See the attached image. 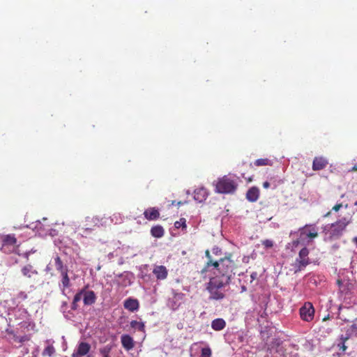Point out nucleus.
Masks as SVG:
<instances>
[{"label": "nucleus", "mask_w": 357, "mask_h": 357, "mask_svg": "<svg viewBox=\"0 0 357 357\" xmlns=\"http://www.w3.org/2000/svg\"><path fill=\"white\" fill-rule=\"evenodd\" d=\"M231 255L229 254L228 257L221 258L218 261L209 260L206 263V268L213 266L215 268V271L213 272L214 275L222 278H225L231 282L232 275L234 274V270L236 267L235 262L231 259Z\"/></svg>", "instance_id": "f257e3e1"}, {"label": "nucleus", "mask_w": 357, "mask_h": 357, "mask_svg": "<svg viewBox=\"0 0 357 357\" xmlns=\"http://www.w3.org/2000/svg\"><path fill=\"white\" fill-rule=\"evenodd\" d=\"M230 282L225 278H222L216 275L211 277L207 283L206 289L209 293V298L211 300H222L225 297V288Z\"/></svg>", "instance_id": "f03ea898"}, {"label": "nucleus", "mask_w": 357, "mask_h": 357, "mask_svg": "<svg viewBox=\"0 0 357 357\" xmlns=\"http://www.w3.org/2000/svg\"><path fill=\"white\" fill-rule=\"evenodd\" d=\"M237 183L228 176L218 178L215 183V192L220 194H231L237 189Z\"/></svg>", "instance_id": "7ed1b4c3"}, {"label": "nucleus", "mask_w": 357, "mask_h": 357, "mask_svg": "<svg viewBox=\"0 0 357 357\" xmlns=\"http://www.w3.org/2000/svg\"><path fill=\"white\" fill-rule=\"evenodd\" d=\"M1 250L6 254L14 253L17 252L20 244L17 243V238L14 234H7L1 237Z\"/></svg>", "instance_id": "20e7f679"}, {"label": "nucleus", "mask_w": 357, "mask_h": 357, "mask_svg": "<svg viewBox=\"0 0 357 357\" xmlns=\"http://www.w3.org/2000/svg\"><path fill=\"white\" fill-rule=\"evenodd\" d=\"M349 224V220L347 218H343L332 224L330 231V240L339 238Z\"/></svg>", "instance_id": "39448f33"}, {"label": "nucleus", "mask_w": 357, "mask_h": 357, "mask_svg": "<svg viewBox=\"0 0 357 357\" xmlns=\"http://www.w3.org/2000/svg\"><path fill=\"white\" fill-rule=\"evenodd\" d=\"M337 284L339 287L340 293L342 295L344 296V299L350 298L351 295L352 294V293L355 289V286H356L355 282H354L349 280L338 279L337 280Z\"/></svg>", "instance_id": "423d86ee"}, {"label": "nucleus", "mask_w": 357, "mask_h": 357, "mask_svg": "<svg viewBox=\"0 0 357 357\" xmlns=\"http://www.w3.org/2000/svg\"><path fill=\"white\" fill-rule=\"evenodd\" d=\"M301 318L305 321H311L314 319V308L310 302H306L300 308Z\"/></svg>", "instance_id": "0eeeda50"}, {"label": "nucleus", "mask_w": 357, "mask_h": 357, "mask_svg": "<svg viewBox=\"0 0 357 357\" xmlns=\"http://www.w3.org/2000/svg\"><path fill=\"white\" fill-rule=\"evenodd\" d=\"M185 294L181 292L172 291V296L169 298L167 305L172 310H175L183 303Z\"/></svg>", "instance_id": "6e6552de"}, {"label": "nucleus", "mask_w": 357, "mask_h": 357, "mask_svg": "<svg viewBox=\"0 0 357 357\" xmlns=\"http://www.w3.org/2000/svg\"><path fill=\"white\" fill-rule=\"evenodd\" d=\"M308 255L309 250L307 248H303L300 250L298 257L296 259V263L298 264L300 269L310 264V259L307 257Z\"/></svg>", "instance_id": "1a4fd4ad"}, {"label": "nucleus", "mask_w": 357, "mask_h": 357, "mask_svg": "<svg viewBox=\"0 0 357 357\" xmlns=\"http://www.w3.org/2000/svg\"><path fill=\"white\" fill-rule=\"evenodd\" d=\"M318 236L317 230L315 227L305 225L300 229V239L303 240L305 238H314Z\"/></svg>", "instance_id": "9d476101"}, {"label": "nucleus", "mask_w": 357, "mask_h": 357, "mask_svg": "<svg viewBox=\"0 0 357 357\" xmlns=\"http://www.w3.org/2000/svg\"><path fill=\"white\" fill-rule=\"evenodd\" d=\"M91 349V345L85 342L79 343L77 350L72 354V357H81L86 355Z\"/></svg>", "instance_id": "9b49d317"}, {"label": "nucleus", "mask_w": 357, "mask_h": 357, "mask_svg": "<svg viewBox=\"0 0 357 357\" xmlns=\"http://www.w3.org/2000/svg\"><path fill=\"white\" fill-rule=\"evenodd\" d=\"M83 302L85 305H91L96 303V296L93 291L86 290V287L84 288Z\"/></svg>", "instance_id": "f8f14e48"}, {"label": "nucleus", "mask_w": 357, "mask_h": 357, "mask_svg": "<svg viewBox=\"0 0 357 357\" xmlns=\"http://www.w3.org/2000/svg\"><path fill=\"white\" fill-rule=\"evenodd\" d=\"M123 307L130 312L137 311L139 307V303L137 299L128 298L123 302Z\"/></svg>", "instance_id": "ddd939ff"}, {"label": "nucleus", "mask_w": 357, "mask_h": 357, "mask_svg": "<svg viewBox=\"0 0 357 357\" xmlns=\"http://www.w3.org/2000/svg\"><path fill=\"white\" fill-rule=\"evenodd\" d=\"M21 272L23 276L29 279L34 280V278L38 275V271L34 269L33 266L31 264H26V266H23L21 269Z\"/></svg>", "instance_id": "4468645a"}, {"label": "nucleus", "mask_w": 357, "mask_h": 357, "mask_svg": "<svg viewBox=\"0 0 357 357\" xmlns=\"http://www.w3.org/2000/svg\"><path fill=\"white\" fill-rule=\"evenodd\" d=\"M121 342L123 347L127 351L132 349L135 347L134 340L129 335L124 334L121 335Z\"/></svg>", "instance_id": "2eb2a0df"}, {"label": "nucleus", "mask_w": 357, "mask_h": 357, "mask_svg": "<svg viewBox=\"0 0 357 357\" xmlns=\"http://www.w3.org/2000/svg\"><path fill=\"white\" fill-rule=\"evenodd\" d=\"M208 192L206 188L201 187L194 191V199L198 202H202L206 199Z\"/></svg>", "instance_id": "dca6fc26"}, {"label": "nucleus", "mask_w": 357, "mask_h": 357, "mask_svg": "<svg viewBox=\"0 0 357 357\" xmlns=\"http://www.w3.org/2000/svg\"><path fill=\"white\" fill-rule=\"evenodd\" d=\"M259 197V189L253 186L250 188L246 192V199L250 202H255Z\"/></svg>", "instance_id": "f3484780"}, {"label": "nucleus", "mask_w": 357, "mask_h": 357, "mask_svg": "<svg viewBox=\"0 0 357 357\" xmlns=\"http://www.w3.org/2000/svg\"><path fill=\"white\" fill-rule=\"evenodd\" d=\"M328 165V161L323 157H316L312 163V169L318 171L324 169Z\"/></svg>", "instance_id": "a211bd4d"}, {"label": "nucleus", "mask_w": 357, "mask_h": 357, "mask_svg": "<svg viewBox=\"0 0 357 357\" xmlns=\"http://www.w3.org/2000/svg\"><path fill=\"white\" fill-rule=\"evenodd\" d=\"M226 326V322L223 319L218 318L212 321L211 327L214 331L222 330Z\"/></svg>", "instance_id": "6ab92c4d"}, {"label": "nucleus", "mask_w": 357, "mask_h": 357, "mask_svg": "<svg viewBox=\"0 0 357 357\" xmlns=\"http://www.w3.org/2000/svg\"><path fill=\"white\" fill-rule=\"evenodd\" d=\"M54 266H55L56 271H58L60 273L68 269L67 266L64 265L61 257L58 255L54 258Z\"/></svg>", "instance_id": "aec40b11"}, {"label": "nucleus", "mask_w": 357, "mask_h": 357, "mask_svg": "<svg viewBox=\"0 0 357 357\" xmlns=\"http://www.w3.org/2000/svg\"><path fill=\"white\" fill-rule=\"evenodd\" d=\"M84 292V289L79 291L75 296L72 302L71 309L75 310L77 309V303L79 302L82 299H83V293Z\"/></svg>", "instance_id": "412c9836"}, {"label": "nucleus", "mask_w": 357, "mask_h": 357, "mask_svg": "<svg viewBox=\"0 0 357 357\" xmlns=\"http://www.w3.org/2000/svg\"><path fill=\"white\" fill-rule=\"evenodd\" d=\"M61 274V284L63 289L68 288L70 286V278L68 276V269L67 271H63Z\"/></svg>", "instance_id": "4be33fe9"}, {"label": "nucleus", "mask_w": 357, "mask_h": 357, "mask_svg": "<svg viewBox=\"0 0 357 357\" xmlns=\"http://www.w3.org/2000/svg\"><path fill=\"white\" fill-rule=\"evenodd\" d=\"M144 217L148 220H154L156 219V209L155 208H149L144 211Z\"/></svg>", "instance_id": "5701e85b"}, {"label": "nucleus", "mask_w": 357, "mask_h": 357, "mask_svg": "<svg viewBox=\"0 0 357 357\" xmlns=\"http://www.w3.org/2000/svg\"><path fill=\"white\" fill-rule=\"evenodd\" d=\"M168 274L167 269L164 266H158V280H164Z\"/></svg>", "instance_id": "b1692460"}, {"label": "nucleus", "mask_w": 357, "mask_h": 357, "mask_svg": "<svg viewBox=\"0 0 357 357\" xmlns=\"http://www.w3.org/2000/svg\"><path fill=\"white\" fill-rule=\"evenodd\" d=\"M255 166L259 167V166H271L273 165V162L271 160L268 158H260L257 159L254 162Z\"/></svg>", "instance_id": "393cba45"}, {"label": "nucleus", "mask_w": 357, "mask_h": 357, "mask_svg": "<svg viewBox=\"0 0 357 357\" xmlns=\"http://www.w3.org/2000/svg\"><path fill=\"white\" fill-rule=\"evenodd\" d=\"M351 337V335H346L345 336L342 335L340 337V343H338V347L340 349H341L342 351H345L347 349V346L345 345V342L347 340H348Z\"/></svg>", "instance_id": "a878e982"}, {"label": "nucleus", "mask_w": 357, "mask_h": 357, "mask_svg": "<svg viewBox=\"0 0 357 357\" xmlns=\"http://www.w3.org/2000/svg\"><path fill=\"white\" fill-rule=\"evenodd\" d=\"M112 346L110 344H107L102 348L99 349V353L101 354L102 357L110 356V352L112 351Z\"/></svg>", "instance_id": "bb28decb"}, {"label": "nucleus", "mask_w": 357, "mask_h": 357, "mask_svg": "<svg viewBox=\"0 0 357 357\" xmlns=\"http://www.w3.org/2000/svg\"><path fill=\"white\" fill-rule=\"evenodd\" d=\"M130 326L135 329H137L139 331H144V325L143 323L142 322H139L137 321H132L130 322Z\"/></svg>", "instance_id": "cd10ccee"}, {"label": "nucleus", "mask_w": 357, "mask_h": 357, "mask_svg": "<svg viewBox=\"0 0 357 357\" xmlns=\"http://www.w3.org/2000/svg\"><path fill=\"white\" fill-rule=\"evenodd\" d=\"M174 227L176 229H179V228L185 229L187 227L186 226V220L184 218H180L179 220L175 222Z\"/></svg>", "instance_id": "c85d7f7f"}, {"label": "nucleus", "mask_w": 357, "mask_h": 357, "mask_svg": "<svg viewBox=\"0 0 357 357\" xmlns=\"http://www.w3.org/2000/svg\"><path fill=\"white\" fill-rule=\"evenodd\" d=\"M54 352H55V349H54V347L52 345H49L43 351V356H52V355Z\"/></svg>", "instance_id": "c756f323"}, {"label": "nucleus", "mask_w": 357, "mask_h": 357, "mask_svg": "<svg viewBox=\"0 0 357 357\" xmlns=\"http://www.w3.org/2000/svg\"><path fill=\"white\" fill-rule=\"evenodd\" d=\"M347 335H351V336L352 335V334H355L356 335H357V320L354 321L353 322V324H351L350 328L347 331Z\"/></svg>", "instance_id": "7c9ffc66"}, {"label": "nucleus", "mask_w": 357, "mask_h": 357, "mask_svg": "<svg viewBox=\"0 0 357 357\" xmlns=\"http://www.w3.org/2000/svg\"><path fill=\"white\" fill-rule=\"evenodd\" d=\"M110 218L111 221L115 224L121 223L123 221V218L120 213H114Z\"/></svg>", "instance_id": "2f4dec72"}, {"label": "nucleus", "mask_w": 357, "mask_h": 357, "mask_svg": "<svg viewBox=\"0 0 357 357\" xmlns=\"http://www.w3.org/2000/svg\"><path fill=\"white\" fill-rule=\"evenodd\" d=\"M261 244L266 249H269L273 247L274 243L272 240L265 239L261 241Z\"/></svg>", "instance_id": "473e14b6"}, {"label": "nucleus", "mask_w": 357, "mask_h": 357, "mask_svg": "<svg viewBox=\"0 0 357 357\" xmlns=\"http://www.w3.org/2000/svg\"><path fill=\"white\" fill-rule=\"evenodd\" d=\"M211 350L209 347L203 348L202 349L201 357H211Z\"/></svg>", "instance_id": "72a5a7b5"}, {"label": "nucleus", "mask_w": 357, "mask_h": 357, "mask_svg": "<svg viewBox=\"0 0 357 357\" xmlns=\"http://www.w3.org/2000/svg\"><path fill=\"white\" fill-rule=\"evenodd\" d=\"M98 221V219L96 217H93V218L87 217L86 218V222H90L91 223H93L94 225H97Z\"/></svg>", "instance_id": "f704fd0d"}, {"label": "nucleus", "mask_w": 357, "mask_h": 357, "mask_svg": "<svg viewBox=\"0 0 357 357\" xmlns=\"http://www.w3.org/2000/svg\"><path fill=\"white\" fill-rule=\"evenodd\" d=\"M164 235V229L162 227L158 225V238H160Z\"/></svg>", "instance_id": "c9c22d12"}, {"label": "nucleus", "mask_w": 357, "mask_h": 357, "mask_svg": "<svg viewBox=\"0 0 357 357\" xmlns=\"http://www.w3.org/2000/svg\"><path fill=\"white\" fill-rule=\"evenodd\" d=\"M52 263L50 262L47 266H46V272L50 273L52 276L54 275L52 273V268L51 267Z\"/></svg>", "instance_id": "e433bc0d"}, {"label": "nucleus", "mask_w": 357, "mask_h": 357, "mask_svg": "<svg viewBox=\"0 0 357 357\" xmlns=\"http://www.w3.org/2000/svg\"><path fill=\"white\" fill-rule=\"evenodd\" d=\"M342 207V204H341V203H340V204H335V205L333 207L332 210H333V211H335V212H337V211H339Z\"/></svg>", "instance_id": "4c0bfd02"}, {"label": "nucleus", "mask_w": 357, "mask_h": 357, "mask_svg": "<svg viewBox=\"0 0 357 357\" xmlns=\"http://www.w3.org/2000/svg\"><path fill=\"white\" fill-rule=\"evenodd\" d=\"M18 298H22V299H26L27 298V295L25 292L20 291L18 294Z\"/></svg>", "instance_id": "58836bf2"}, {"label": "nucleus", "mask_w": 357, "mask_h": 357, "mask_svg": "<svg viewBox=\"0 0 357 357\" xmlns=\"http://www.w3.org/2000/svg\"><path fill=\"white\" fill-rule=\"evenodd\" d=\"M151 233L153 236L156 237V226L152 227L151 229Z\"/></svg>", "instance_id": "ea45409f"}, {"label": "nucleus", "mask_w": 357, "mask_h": 357, "mask_svg": "<svg viewBox=\"0 0 357 357\" xmlns=\"http://www.w3.org/2000/svg\"><path fill=\"white\" fill-rule=\"evenodd\" d=\"M263 187H264V188H268L270 187V183H269V182H268V181H265V182H264V183H263Z\"/></svg>", "instance_id": "a19ab883"}, {"label": "nucleus", "mask_w": 357, "mask_h": 357, "mask_svg": "<svg viewBox=\"0 0 357 357\" xmlns=\"http://www.w3.org/2000/svg\"><path fill=\"white\" fill-rule=\"evenodd\" d=\"M28 340V338L26 337V336H24V337H20V338L18 340V341H19L20 342H24L25 340Z\"/></svg>", "instance_id": "79ce46f5"}, {"label": "nucleus", "mask_w": 357, "mask_h": 357, "mask_svg": "<svg viewBox=\"0 0 357 357\" xmlns=\"http://www.w3.org/2000/svg\"><path fill=\"white\" fill-rule=\"evenodd\" d=\"M349 172H357V165H354Z\"/></svg>", "instance_id": "37998d69"}, {"label": "nucleus", "mask_w": 357, "mask_h": 357, "mask_svg": "<svg viewBox=\"0 0 357 357\" xmlns=\"http://www.w3.org/2000/svg\"><path fill=\"white\" fill-rule=\"evenodd\" d=\"M89 226H91V225H90V224H88V223H86V224L84 225V227H84V229H85L86 230H91L92 229H91V228H90V227H89Z\"/></svg>", "instance_id": "c03bdc74"}, {"label": "nucleus", "mask_w": 357, "mask_h": 357, "mask_svg": "<svg viewBox=\"0 0 357 357\" xmlns=\"http://www.w3.org/2000/svg\"><path fill=\"white\" fill-rule=\"evenodd\" d=\"M206 256L209 259H208V261H209V260H212V259H211V255H210V252H209V251H208V250H206Z\"/></svg>", "instance_id": "a18cd8bd"}, {"label": "nucleus", "mask_w": 357, "mask_h": 357, "mask_svg": "<svg viewBox=\"0 0 357 357\" xmlns=\"http://www.w3.org/2000/svg\"><path fill=\"white\" fill-rule=\"evenodd\" d=\"M299 243H300V240H299V239H298V240H296V241H294L293 242V245H294V246L298 245Z\"/></svg>", "instance_id": "49530a36"}, {"label": "nucleus", "mask_w": 357, "mask_h": 357, "mask_svg": "<svg viewBox=\"0 0 357 357\" xmlns=\"http://www.w3.org/2000/svg\"><path fill=\"white\" fill-rule=\"evenodd\" d=\"M353 241L356 243V244L357 245V237H354L353 238Z\"/></svg>", "instance_id": "de8ad7c7"}, {"label": "nucleus", "mask_w": 357, "mask_h": 357, "mask_svg": "<svg viewBox=\"0 0 357 357\" xmlns=\"http://www.w3.org/2000/svg\"><path fill=\"white\" fill-rule=\"evenodd\" d=\"M182 204H183V202H178L176 203L177 206H181Z\"/></svg>", "instance_id": "09e8293b"}, {"label": "nucleus", "mask_w": 357, "mask_h": 357, "mask_svg": "<svg viewBox=\"0 0 357 357\" xmlns=\"http://www.w3.org/2000/svg\"><path fill=\"white\" fill-rule=\"evenodd\" d=\"M153 273H155V274L156 273V268H154L153 269Z\"/></svg>", "instance_id": "8fccbe9b"}, {"label": "nucleus", "mask_w": 357, "mask_h": 357, "mask_svg": "<svg viewBox=\"0 0 357 357\" xmlns=\"http://www.w3.org/2000/svg\"><path fill=\"white\" fill-rule=\"evenodd\" d=\"M176 204V202L175 201H173L172 202V205H175Z\"/></svg>", "instance_id": "3c124183"}, {"label": "nucleus", "mask_w": 357, "mask_h": 357, "mask_svg": "<svg viewBox=\"0 0 357 357\" xmlns=\"http://www.w3.org/2000/svg\"><path fill=\"white\" fill-rule=\"evenodd\" d=\"M330 212H328V213L326 215V216L329 215Z\"/></svg>", "instance_id": "603ef678"}]
</instances>
